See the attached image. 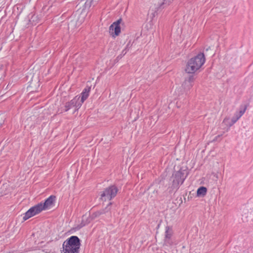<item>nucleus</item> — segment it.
Returning <instances> with one entry per match:
<instances>
[{
	"label": "nucleus",
	"mask_w": 253,
	"mask_h": 253,
	"mask_svg": "<svg viewBox=\"0 0 253 253\" xmlns=\"http://www.w3.org/2000/svg\"><path fill=\"white\" fill-rule=\"evenodd\" d=\"M206 58L203 53H200L189 59L185 67V72L193 74L199 70L205 63Z\"/></svg>",
	"instance_id": "nucleus-1"
},
{
	"label": "nucleus",
	"mask_w": 253,
	"mask_h": 253,
	"mask_svg": "<svg viewBox=\"0 0 253 253\" xmlns=\"http://www.w3.org/2000/svg\"><path fill=\"white\" fill-rule=\"evenodd\" d=\"M238 120L236 117L234 116L231 120H230L229 118H225L223 121V123H224L227 126L231 127L235 124Z\"/></svg>",
	"instance_id": "nucleus-12"
},
{
	"label": "nucleus",
	"mask_w": 253,
	"mask_h": 253,
	"mask_svg": "<svg viewBox=\"0 0 253 253\" xmlns=\"http://www.w3.org/2000/svg\"><path fill=\"white\" fill-rule=\"evenodd\" d=\"M172 234V232L171 229L170 228L169 226H167L166 228L165 231V238H171Z\"/></svg>",
	"instance_id": "nucleus-17"
},
{
	"label": "nucleus",
	"mask_w": 253,
	"mask_h": 253,
	"mask_svg": "<svg viewBox=\"0 0 253 253\" xmlns=\"http://www.w3.org/2000/svg\"><path fill=\"white\" fill-rule=\"evenodd\" d=\"M87 223L85 221H84V220L83 219L81 223L77 226L76 228L78 230L80 229L81 228L84 226Z\"/></svg>",
	"instance_id": "nucleus-20"
},
{
	"label": "nucleus",
	"mask_w": 253,
	"mask_h": 253,
	"mask_svg": "<svg viewBox=\"0 0 253 253\" xmlns=\"http://www.w3.org/2000/svg\"><path fill=\"white\" fill-rule=\"evenodd\" d=\"M164 244L166 246H170L173 244V242L171 241V238H169V239L165 238Z\"/></svg>",
	"instance_id": "nucleus-19"
},
{
	"label": "nucleus",
	"mask_w": 253,
	"mask_h": 253,
	"mask_svg": "<svg viewBox=\"0 0 253 253\" xmlns=\"http://www.w3.org/2000/svg\"><path fill=\"white\" fill-rule=\"evenodd\" d=\"M121 22L122 19L120 18L113 22L109 27V33L113 37L118 36L121 33L120 24Z\"/></svg>",
	"instance_id": "nucleus-7"
},
{
	"label": "nucleus",
	"mask_w": 253,
	"mask_h": 253,
	"mask_svg": "<svg viewBox=\"0 0 253 253\" xmlns=\"http://www.w3.org/2000/svg\"><path fill=\"white\" fill-rule=\"evenodd\" d=\"M247 109V106H241L240 107V110L239 111H236L235 113L234 114V116L236 117V118L239 120L245 113L246 112V110Z\"/></svg>",
	"instance_id": "nucleus-14"
},
{
	"label": "nucleus",
	"mask_w": 253,
	"mask_h": 253,
	"mask_svg": "<svg viewBox=\"0 0 253 253\" xmlns=\"http://www.w3.org/2000/svg\"><path fill=\"white\" fill-rule=\"evenodd\" d=\"M126 49H124V50H123V51H122V53H123L124 55H125V54H126Z\"/></svg>",
	"instance_id": "nucleus-22"
},
{
	"label": "nucleus",
	"mask_w": 253,
	"mask_h": 253,
	"mask_svg": "<svg viewBox=\"0 0 253 253\" xmlns=\"http://www.w3.org/2000/svg\"><path fill=\"white\" fill-rule=\"evenodd\" d=\"M90 88V87L86 86L83 90L81 93V100L80 99V102H82V104L88 97Z\"/></svg>",
	"instance_id": "nucleus-10"
},
{
	"label": "nucleus",
	"mask_w": 253,
	"mask_h": 253,
	"mask_svg": "<svg viewBox=\"0 0 253 253\" xmlns=\"http://www.w3.org/2000/svg\"><path fill=\"white\" fill-rule=\"evenodd\" d=\"M220 137V136H219V135H218V136H216V137L214 138V140H214V141H215V140H217V138H219V137Z\"/></svg>",
	"instance_id": "nucleus-21"
},
{
	"label": "nucleus",
	"mask_w": 253,
	"mask_h": 253,
	"mask_svg": "<svg viewBox=\"0 0 253 253\" xmlns=\"http://www.w3.org/2000/svg\"><path fill=\"white\" fill-rule=\"evenodd\" d=\"M194 81L193 75H190L188 78H185L183 82L182 86L184 90H189L193 86V84Z\"/></svg>",
	"instance_id": "nucleus-9"
},
{
	"label": "nucleus",
	"mask_w": 253,
	"mask_h": 253,
	"mask_svg": "<svg viewBox=\"0 0 253 253\" xmlns=\"http://www.w3.org/2000/svg\"><path fill=\"white\" fill-rule=\"evenodd\" d=\"M42 211L41 206H40L39 204H38L37 205L31 207L25 213L23 217V219L25 221L29 218L40 213Z\"/></svg>",
	"instance_id": "nucleus-6"
},
{
	"label": "nucleus",
	"mask_w": 253,
	"mask_h": 253,
	"mask_svg": "<svg viewBox=\"0 0 253 253\" xmlns=\"http://www.w3.org/2000/svg\"><path fill=\"white\" fill-rule=\"evenodd\" d=\"M118 192V188L115 185H111L105 189L100 194V199L103 201H110L114 198Z\"/></svg>",
	"instance_id": "nucleus-3"
},
{
	"label": "nucleus",
	"mask_w": 253,
	"mask_h": 253,
	"mask_svg": "<svg viewBox=\"0 0 253 253\" xmlns=\"http://www.w3.org/2000/svg\"><path fill=\"white\" fill-rule=\"evenodd\" d=\"M207 189L205 187H200L199 188L197 191V194L198 196H202L204 197L207 194Z\"/></svg>",
	"instance_id": "nucleus-15"
},
{
	"label": "nucleus",
	"mask_w": 253,
	"mask_h": 253,
	"mask_svg": "<svg viewBox=\"0 0 253 253\" xmlns=\"http://www.w3.org/2000/svg\"><path fill=\"white\" fill-rule=\"evenodd\" d=\"M80 96H76L71 101L66 102L62 111L67 112L73 107L78 110L82 106V102H80Z\"/></svg>",
	"instance_id": "nucleus-5"
},
{
	"label": "nucleus",
	"mask_w": 253,
	"mask_h": 253,
	"mask_svg": "<svg viewBox=\"0 0 253 253\" xmlns=\"http://www.w3.org/2000/svg\"><path fill=\"white\" fill-rule=\"evenodd\" d=\"M187 177V175H185V170H179L175 172L171 177L172 188L173 189H178L180 185H181Z\"/></svg>",
	"instance_id": "nucleus-4"
},
{
	"label": "nucleus",
	"mask_w": 253,
	"mask_h": 253,
	"mask_svg": "<svg viewBox=\"0 0 253 253\" xmlns=\"http://www.w3.org/2000/svg\"><path fill=\"white\" fill-rule=\"evenodd\" d=\"M55 199L56 197L55 196L51 195L47 198L43 203L41 202L39 203L42 211L49 210L51 208L54 206Z\"/></svg>",
	"instance_id": "nucleus-8"
},
{
	"label": "nucleus",
	"mask_w": 253,
	"mask_h": 253,
	"mask_svg": "<svg viewBox=\"0 0 253 253\" xmlns=\"http://www.w3.org/2000/svg\"><path fill=\"white\" fill-rule=\"evenodd\" d=\"M238 120L236 117L234 116L231 120H230L229 118H225L223 121V123H224L227 126L231 127L235 124Z\"/></svg>",
	"instance_id": "nucleus-11"
},
{
	"label": "nucleus",
	"mask_w": 253,
	"mask_h": 253,
	"mask_svg": "<svg viewBox=\"0 0 253 253\" xmlns=\"http://www.w3.org/2000/svg\"><path fill=\"white\" fill-rule=\"evenodd\" d=\"M238 120L236 117L234 116L231 120H230L229 118H225L223 121V123H224L227 126L231 127L235 124Z\"/></svg>",
	"instance_id": "nucleus-13"
},
{
	"label": "nucleus",
	"mask_w": 253,
	"mask_h": 253,
	"mask_svg": "<svg viewBox=\"0 0 253 253\" xmlns=\"http://www.w3.org/2000/svg\"><path fill=\"white\" fill-rule=\"evenodd\" d=\"M80 240L76 236H72L66 240L62 245L63 253H79Z\"/></svg>",
	"instance_id": "nucleus-2"
},
{
	"label": "nucleus",
	"mask_w": 253,
	"mask_h": 253,
	"mask_svg": "<svg viewBox=\"0 0 253 253\" xmlns=\"http://www.w3.org/2000/svg\"><path fill=\"white\" fill-rule=\"evenodd\" d=\"M163 1L159 4L160 8H164L169 5L173 0H162Z\"/></svg>",
	"instance_id": "nucleus-16"
},
{
	"label": "nucleus",
	"mask_w": 253,
	"mask_h": 253,
	"mask_svg": "<svg viewBox=\"0 0 253 253\" xmlns=\"http://www.w3.org/2000/svg\"><path fill=\"white\" fill-rule=\"evenodd\" d=\"M112 205V203H110L105 209L102 210L100 211H98L95 213V216H99L101 214H104L106 212V210Z\"/></svg>",
	"instance_id": "nucleus-18"
}]
</instances>
